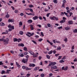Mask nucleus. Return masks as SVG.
Here are the masks:
<instances>
[{
  "mask_svg": "<svg viewBox=\"0 0 77 77\" xmlns=\"http://www.w3.org/2000/svg\"><path fill=\"white\" fill-rule=\"evenodd\" d=\"M41 77H44V76H45V75L44 74L42 73V74H41Z\"/></svg>",
  "mask_w": 77,
  "mask_h": 77,
  "instance_id": "45",
  "label": "nucleus"
},
{
  "mask_svg": "<svg viewBox=\"0 0 77 77\" xmlns=\"http://www.w3.org/2000/svg\"><path fill=\"white\" fill-rule=\"evenodd\" d=\"M53 69H57V67L56 66H54L52 67Z\"/></svg>",
  "mask_w": 77,
  "mask_h": 77,
  "instance_id": "25",
  "label": "nucleus"
},
{
  "mask_svg": "<svg viewBox=\"0 0 77 77\" xmlns=\"http://www.w3.org/2000/svg\"><path fill=\"white\" fill-rule=\"evenodd\" d=\"M35 36L36 38H39V36L38 35H36Z\"/></svg>",
  "mask_w": 77,
  "mask_h": 77,
  "instance_id": "63",
  "label": "nucleus"
},
{
  "mask_svg": "<svg viewBox=\"0 0 77 77\" xmlns=\"http://www.w3.org/2000/svg\"><path fill=\"white\" fill-rule=\"evenodd\" d=\"M68 66H66L64 68V71H66L68 69Z\"/></svg>",
  "mask_w": 77,
  "mask_h": 77,
  "instance_id": "33",
  "label": "nucleus"
},
{
  "mask_svg": "<svg viewBox=\"0 0 77 77\" xmlns=\"http://www.w3.org/2000/svg\"><path fill=\"white\" fill-rule=\"evenodd\" d=\"M29 66V67H35V64L33 63H30Z\"/></svg>",
  "mask_w": 77,
  "mask_h": 77,
  "instance_id": "8",
  "label": "nucleus"
},
{
  "mask_svg": "<svg viewBox=\"0 0 77 77\" xmlns=\"http://www.w3.org/2000/svg\"><path fill=\"white\" fill-rule=\"evenodd\" d=\"M20 57H23L24 56V54H22L20 55Z\"/></svg>",
  "mask_w": 77,
  "mask_h": 77,
  "instance_id": "64",
  "label": "nucleus"
},
{
  "mask_svg": "<svg viewBox=\"0 0 77 77\" xmlns=\"http://www.w3.org/2000/svg\"><path fill=\"white\" fill-rule=\"evenodd\" d=\"M6 32H2V35H3V34H7V33H8V32L7 31H6Z\"/></svg>",
  "mask_w": 77,
  "mask_h": 77,
  "instance_id": "40",
  "label": "nucleus"
},
{
  "mask_svg": "<svg viewBox=\"0 0 77 77\" xmlns=\"http://www.w3.org/2000/svg\"><path fill=\"white\" fill-rule=\"evenodd\" d=\"M22 68L23 69H26V67H25V66H22Z\"/></svg>",
  "mask_w": 77,
  "mask_h": 77,
  "instance_id": "46",
  "label": "nucleus"
},
{
  "mask_svg": "<svg viewBox=\"0 0 77 77\" xmlns=\"http://www.w3.org/2000/svg\"><path fill=\"white\" fill-rule=\"evenodd\" d=\"M32 55L33 56V57H37V56H38V55L35 54H33V55Z\"/></svg>",
  "mask_w": 77,
  "mask_h": 77,
  "instance_id": "26",
  "label": "nucleus"
},
{
  "mask_svg": "<svg viewBox=\"0 0 77 77\" xmlns=\"http://www.w3.org/2000/svg\"><path fill=\"white\" fill-rule=\"evenodd\" d=\"M2 74H5V71L4 70H2L1 72Z\"/></svg>",
  "mask_w": 77,
  "mask_h": 77,
  "instance_id": "38",
  "label": "nucleus"
},
{
  "mask_svg": "<svg viewBox=\"0 0 77 77\" xmlns=\"http://www.w3.org/2000/svg\"><path fill=\"white\" fill-rule=\"evenodd\" d=\"M28 52H29V53L30 54H31V55H33V54H34V53L32 51L30 50L28 51Z\"/></svg>",
  "mask_w": 77,
  "mask_h": 77,
  "instance_id": "11",
  "label": "nucleus"
},
{
  "mask_svg": "<svg viewBox=\"0 0 77 77\" xmlns=\"http://www.w3.org/2000/svg\"><path fill=\"white\" fill-rule=\"evenodd\" d=\"M43 40V39L42 38H41L38 39V41L39 42H41V41H42Z\"/></svg>",
  "mask_w": 77,
  "mask_h": 77,
  "instance_id": "49",
  "label": "nucleus"
},
{
  "mask_svg": "<svg viewBox=\"0 0 77 77\" xmlns=\"http://www.w3.org/2000/svg\"><path fill=\"white\" fill-rule=\"evenodd\" d=\"M73 22L72 21L69 20L68 21V23L69 24H72Z\"/></svg>",
  "mask_w": 77,
  "mask_h": 77,
  "instance_id": "17",
  "label": "nucleus"
},
{
  "mask_svg": "<svg viewBox=\"0 0 77 77\" xmlns=\"http://www.w3.org/2000/svg\"><path fill=\"white\" fill-rule=\"evenodd\" d=\"M54 19H55L56 20V21H58V20L59 19H58V18L57 17H56L55 16H54Z\"/></svg>",
  "mask_w": 77,
  "mask_h": 77,
  "instance_id": "22",
  "label": "nucleus"
},
{
  "mask_svg": "<svg viewBox=\"0 0 77 77\" xmlns=\"http://www.w3.org/2000/svg\"><path fill=\"white\" fill-rule=\"evenodd\" d=\"M57 41V39H56L55 40H53V42L54 43V44H56V41Z\"/></svg>",
  "mask_w": 77,
  "mask_h": 77,
  "instance_id": "42",
  "label": "nucleus"
},
{
  "mask_svg": "<svg viewBox=\"0 0 77 77\" xmlns=\"http://www.w3.org/2000/svg\"><path fill=\"white\" fill-rule=\"evenodd\" d=\"M16 64L18 67L19 68H20V65H19L18 63H17V62H16Z\"/></svg>",
  "mask_w": 77,
  "mask_h": 77,
  "instance_id": "29",
  "label": "nucleus"
},
{
  "mask_svg": "<svg viewBox=\"0 0 77 77\" xmlns=\"http://www.w3.org/2000/svg\"><path fill=\"white\" fill-rule=\"evenodd\" d=\"M19 33L20 35H23V34L24 33V32L22 31H20Z\"/></svg>",
  "mask_w": 77,
  "mask_h": 77,
  "instance_id": "28",
  "label": "nucleus"
},
{
  "mask_svg": "<svg viewBox=\"0 0 77 77\" xmlns=\"http://www.w3.org/2000/svg\"><path fill=\"white\" fill-rule=\"evenodd\" d=\"M62 2H63V3H64V4H65V3H66V0H64Z\"/></svg>",
  "mask_w": 77,
  "mask_h": 77,
  "instance_id": "48",
  "label": "nucleus"
},
{
  "mask_svg": "<svg viewBox=\"0 0 77 77\" xmlns=\"http://www.w3.org/2000/svg\"><path fill=\"white\" fill-rule=\"evenodd\" d=\"M59 62L60 63H63V62H65V61L63 60H60Z\"/></svg>",
  "mask_w": 77,
  "mask_h": 77,
  "instance_id": "30",
  "label": "nucleus"
},
{
  "mask_svg": "<svg viewBox=\"0 0 77 77\" xmlns=\"http://www.w3.org/2000/svg\"><path fill=\"white\" fill-rule=\"evenodd\" d=\"M8 27L9 28H10L9 29V31H11V30H12V29H14V26H12L11 25H8Z\"/></svg>",
  "mask_w": 77,
  "mask_h": 77,
  "instance_id": "1",
  "label": "nucleus"
},
{
  "mask_svg": "<svg viewBox=\"0 0 77 77\" xmlns=\"http://www.w3.org/2000/svg\"><path fill=\"white\" fill-rule=\"evenodd\" d=\"M66 30H69L70 29V28L69 27H66L65 28Z\"/></svg>",
  "mask_w": 77,
  "mask_h": 77,
  "instance_id": "16",
  "label": "nucleus"
},
{
  "mask_svg": "<svg viewBox=\"0 0 77 77\" xmlns=\"http://www.w3.org/2000/svg\"><path fill=\"white\" fill-rule=\"evenodd\" d=\"M19 47H24V45L23 43H19L18 45Z\"/></svg>",
  "mask_w": 77,
  "mask_h": 77,
  "instance_id": "9",
  "label": "nucleus"
},
{
  "mask_svg": "<svg viewBox=\"0 0 77 77\" xmlns=\"http://www.w3.org/2000/svg\"><path fill=\"white\" fill-rule=\"evenodd\" d=\"M49 76H53V73H51L50 74H49Z\"/></svg>",
  "mask_w": 77,
  "mask_h": 77,
  "instance_id": "62",
  "label": "nucleus"
},
{
  "mask_svg": "<svg viewBox=\"0 0 77 77\" xmlns=\"http://www.w3.org/2000/svg\"><path fill=\"white\" fill-rule=\"evenodd\" d=\"M63 60H65V59H66V57L64 56L63 58L61 59Z\"/></svg>",
  "mask_w": 77,
  "mask_h": 77,
  "instance_id": "51",
  "label": "nucleus"
},
{
  "mask_svg": "<svg viewBox=\"0 0 77 77\" xmlns=\"http://www.w3.org/2000/svg\"><path fill=\"white\" fill-rule=\"evenodd\" d=\"M30 74H27L26 75V76H27V77H30Z\"/></svg>",
  "mask_w": 77,
  "mask_h": 77,
  "instance_id": "53",
  "label": "nucleus"
},
{
  "mask_svg": "<svg viewBox=\"0 0 77 77\" xmlns=\"http://www.w3.org/2000/svg\"><path fill=\"white\" fill-rule=\"evenodd\" d=\"M64 22H65V20H62L60 21V23H63Z\"/></svg>",
  "mask_w": 77,
  "mask_h": 77,
  "instance_id": "32",
  "label": "nucleus"
},
{
  "mask_svg": "<svg viewBox=\"0 0 77 77\" xmlns=\"http://www.w3.org/2000/svg\"><path fill=\"white\" fill-rule=\"evenodd\" d=\"M69 14H70L69 16L71 17V15H73V14L72 12H70L69 13Z\"/></svg>",
  "mask_w": 77,
  "mask_h": 77,
  "instance_id": "57",
  "label": "nucleus"
},
{
  "mask_svg": "<svg viewBox=\"0 0 77 77\" xmlns=\"http://www.w3.org/2000/svg\"><path fill=\"white\" fill-rule=\"evenodd\" d=\"M32 68H28V67H26V70H31Z\"/></svg>",
  "mask_w": 77,
  "mask_h": 77,
  "instance_id": "19",
  "label": "nucleus"
},
{
  "mask_svg": "<svg viewBox=\"0 0 77 77\" xmlns=\"http://www.w3.org/2000/svg\"><path fill=\"white\" fill-rule=\"evenodd\" d=\"M27 22L28 23H32L33 22V21H32L31 19H29L28 20Z\"/></svg>",
  "mask_w": 77,
  "mask_h": 77,
  "instance_id": "12",
  "label": "nucleus"
},
{
  "mask_svg": "<svg viewBox=\"0 0 77 77\" xmlns=\"http://www.w3.org/2000/svg\"><path fill=\"white\" fill-rule=\"evenodd\" d=\"M38 69H39V67H36L34 69V70L35 71H37Z\"/></svg>",
  "mask_w": 77,
  "mask_h": 77,
  "instance_id": "31",
  "label": "nucleus"
},
{
  "mask_svg": "<svg viewBox=\"0 0 77 77\" xmlns=\"http://www.w3.org/2000/svg\"><path fill=\"white\" fill-rule=\"evenodd\" d=\"M6 18H8L9 17V15L8 14H7L6 15Z\"/></svg>",
  "mask_w": 77,
  "mask_h": 77,
  "instance_id": "41",
  "label": "nucleus"
},
{
  "mask_svg": "<svg viewBox=\"0 0 77 77\" xmlns=\"http://www.w3.org/2000/svg\"><path fill=\"white\" fill-rule=\"evenodd\" d=\"M46 57H47L48 59H49L50 58V57L48 55H46Z\"/></svg>",
  "mask_w": 77,
  "mask_h": 77,
  "instance_id": "39",
  "label": "nucleus"
},
{
  "mask_svg": "<svg viewBox=\"0 0 77 77\" xmlns=\"http://www.w3.org/2000/svg\"><path fill=\"white\" fill-rule=\"evenodd\" d=\"M65 4L63 3L62 5V6L61 7L62 8H65Z\"/></svg>",
  "mask_w": 77,
  "mask_h": 77,
  "instance_id": "23",
  "label": "nucleus"
},
{
  "mask_svg": "<svg viewBox=\"0 0 77 77\" xmlns=\"http://www.w3.org/2000/svg\"><path fill=\"white\" fill-rule=\"evenodd\" d=\"M74 49V45H73L72 47L71 50H73Z\"/></svg>",
  "mask_w": 77,
  "mask_h": 77,
  "instance_id": "54",
  "label": "nucleus"
},
{
  "mask_svg": "<svg viewBox=\"0 0 77 77\" xmlns=\"http://www.w3.org/2000/svg\"><path fill=\"white\" fill-rule=\"evenodd\" d=\"M43 19H44L45 21H46V17H45L43 16Z\"/></svg>",
  "mask_w": 77,
  "mask_h": 77,
  "instance_id": "58",
  "label": "nucleus"
},
{
  "mask_svg": "<svg viewBox=\"0 0 77 77\" xmlns=\"http://www.w3.org/2000/svg\"><path fill=\"white\" fill-rule=\"evenodd\" d=\"M29 10L31 12H33V11L32 8H30Z\"/></svg>",
  "mask_w": 77,
  "mask_h": 77,
  "instance_id": "52",
  "label": "nucleus"
},
{
  "mask_svg": "<svg viewBox=\"0 0 77 77\" xmlns=\"http://www.w3.org/2000/svg\"><path fill=\"white\" fill-rule=\"evenodd\" d=\"M33 26L32 25H30V27L31 28V30H33V29H34V28L33 27Z\"/></svg>",
  "mask_w": 77,
  "mask_h": 77,
  "instance_id": "13",
  "label": "nucleus"
},
{
  "mask_svg": "<svg viewBox=\"0 0 77 77\" xmlns=\"http://www.w3.org/2000/svg\"><path fill=\"white\" fill-rule=\"evenodd\" d=\"M59 54H57L55 55V56H56V57H57V56H59Z\"/></svg>",
  "mask_w": 77,
  "mask_h": 77,
  "instance_id": "56",
  "label": "nucleus"
},
{
  "mask_svg": "<svg viewBox=\"0 0 77 77\" xmlns=\"http://www.w3.org/2000/svg\"><path fill=\"white\" fill-rule=\"evenodd\" d=\"M14 42H17V41L18 42H20V41H21V39L19 38L18 39L16 38H14Z\"/></svg>",
  "mask_w": 77,
  "mask_h": 77,
  "instance_id": "2",
  "label": "nucleus"
},
{
  "mask_svg": "<svg viewBox=\"0 0 77 77\" xmlns=\"http://www.w3.org/2000/svg\"><path fill=\"white\" fill-rule=\"evenodd\" d=\"M5 25V24L1 22L0 23V26H4Z\"/></svg>",
  "mask_w": 77,
  "mask_h": 77,
  "instance_id": "15",
  "label": "nucleus"
},
{
  "mask_svg": "<svg viewBox=\"0 0 77 77\" xmlns=\"http://www.w3.org/2000/svg\"><path fill=\"white\" fill-rule=\"evenodd\" d=\"M57 50H61V47L60 46H58L57 47Z\"/></svg>",
  "mask_w": 77,
  "mask_h": 77,
  "instance_id": "27",
  "label": "nucleus"
},
{
  "mask_svg": "<svg viewBox=\"0 0 77 77\" xmlns=\"http://www.w3.org/2000/svg\"><path fill=\"white\" fill-rule=\"evenodd\" d=\"M8 23H14V20L13 19H9L8 20Z\"/></svg>",
  "mask_w": 77,
  "mask_h": 77,
  "instance_id": "6",
  "label": "nucleus"
},
{
  "mask_svg": "<svg viewBox=\"0 0 77 77\" xmlns=\"http://www.w3.org/2000/svg\"><path fill=\"white\" fill-rule=\"evenodd\" d=\"M28 53L27 52H25L24 53V55H27V54H28Z\"/></svg>",
  "mask_w": 77,
  "mask_h": 77,
  "instance_id": "50",
  "label": "nucleus"
},
{
  "mask_svg": "<svg viewBox=\"0 0 77 77\" xmlns=\"http://www.w3.org/2000/svg\"><path fill=\"white\" fill-rule=\"evenodd\" d=\"M29 8H33V5H29Z\"/></svg>",
  "mask_w": 77,
  "mask_h": 77,
  "instance_id": "43",
  "label": "nucleus"
},
{
  "mask_svg": "<svg viewBox=\"0 0 77 77\" xmlns=\"http://www.w3.org/2000/svg\"><path fill=\"white\" fill-rule=\"evenodd\" d=\"M53 51L52 50H51L50 51L48 52V54H51L52 53H53Z\"/></svg>",
  "mask_w": 77,
  "mask_h": 77,
  "instance_id": "20",
  "label": "nucleus"
},
{
  "mask_svg": "<svg viewBox=\"0 0 77 77\" xmlns=\"http://www.w3.org/2000/svg\"><path fill=\"white\" fill-rule=\"evenodd\" d=\"M27 60H28V59H23L22 61V62H23V63H26L27 62Z\"/></svg>",
  "mask_w": 77,
  "mask_h": 77,
  "instance_id": "5",
  "label": "nucleus"
},
{
  "mask_svg": "<svg viewBox=\"0 0 77 77\" xmlns=\"http://www.w3.org/2000/svg\"><path fill=\"white\" fill-rule=\"evenodd\" d=\"M50 18L52 20H55V19L54 18V16L53 17H50Z\"/></svg>",
  "mask_w": 77,
  "mask_h": 77,
  "instance_id": "18",
  "label": "nucleus"
},
{
  "mask_svg": "<svg viewBox=\"0 0 77 77\" xmlns=\"http://www.w3.org/2000/svg\"><path fill=\"white\" fill-rule=\"evenodd\" d=\"M9 41V38H7L6 39H4L3 42H5L6 44H8Z\"/></svg>",
  "mask_w": 77,
  "mask_h": 77,
  "instance_id": "3",
  "label": "nucleus"
},
{
  "mask_svg": "<svg viewBox=\"0 0 77 77\" xmlns=\"http://www.w3.org/2000/svg\"><path fill=\"white\" fill-rule=\"evenodd\" d=\"M23 50L26 51H27V48L26 47H24L23 48Z\"/></svg>",
  "mask_w": 77,
  "mask_h": 77,
  "instance_id": "21",
  "label": "nucleus"
},
{
  "mask_svg": "<svg viewBox=\"0 0 77 77\" xmlns=\"http://www.w3.org/2000/svg\"><path fill=\"white\" fill-rule=\"evenodd\" d=\"M20 15H21V16H23V15H24V14H23V13H21L20 14Z\"/></svg>",
  "mask_w": 77,
  "mask_h": 77,
  "instance_id": "61",
  "label": "nucleus"
},
{
  "mask_svg": "<svg viewBox=\"0 0 77 77\" xmlns=\"http://www.w3.org/2000/svg\"><path fill=\"white\" fill-rule=\"evenodd\" d=\"M32 42L34 43L35 44H37V43H36V41H35L34 40H32Z\"/></svg>",
  "mask_w": 77,
  "mask_h": 77,
  "instance_id": "36",
  "label": "nucleus"
},
{
  "mask_svg": "<svg viewBox=\"0 0 77 77\" xmlns=\"http://www.w3.org/2000/svg\"><path fill=\"white\" fill-rule=\"evenodd\" d=\"M14 12L16 14H17V13H18V10H16Z\"/></svg>",
  "mask_w": 77,
  "mask_h": 77,
  "instance_id": "59",
  "label": "nucleus"
},
{
  "mask_svg": "<svg viewBox=\"0 0 77 77\" xmlns=\"http://www.w3.org/2000/svg\"><path fill=\"white\" fill-rule=\"evenodd\" d=\"M64 41H65V42H66L68 41V39H67L66 38H65L64 40Z\"/></svg>",
  "mask_w": 77,
  "mask_h": 77,
  "instance_id": "34",
  "label": "nucleus"
},
{
  "mask_svg": "<svg viewBox=\"0 0 77 77\" xmlns=\"http://www.w3.org/2000/svg\"><path fill=\"white\" fill-rule=\"evenodd\" d=\"M73 32H74V33H77V29H75L73 31Z\"/></svg>",
  "mask_w": 77,
  "mask_h": 77,
  "instance_id": "37",
  "label": "nucleus"
},
{
  "mask_svg": "<svg viewBox=\"0 0 77 77\" xmlns=\"http://www.w3.org/2000/svg\"><path fill=\"white\" fill-rule=\"evenodd\" d=\"M53 2L54 3H55V4L57 3V0H54Z\"/></svg>",
  "mask_w": 77,
  "mask_h": 77,
  "instance_id": "24",
  "label": "nucleus"
},
{
  "mask_svg": "<svg viewBox=\"0 0 77 77\" xmlns=\"http://www.w3.org/2000/svg\"><path fill=\"white\" fill-rule=\"evenodd\" d=\"M19 24L20 26H21L23 25V23L20 21L19 22Z\"/></svg>",
  "mask_w": 77,
  "mask_h": 77,
  "instance_id": "35",
  "label": "nucleus"
},
{
  "mask_svg": "<svg viewBox=\"0 0 77 77\" xmlns=\"http://www.w3.org/2000/svg\"><path fill=\"white\" fill-rule=\"evenodd\" d=\"M34 20H36L38 18V17L37 16H35L34 17L32 18Z\"/></svg>",
  "mask_w": 77,
  "mask_h": 77,
  "instance_id": "10",
  "label": "nucleus"
},
{
  "mask_svg": "<svg viewBox=\"0 0 77 77\" xmlns=\"http://www.w3.org/2000/svg\"><path fill=\"white\" fill-rule=\"evenodd\" d=\"M47 26L48 27H51V24L50 23H48L47 24Z\"/></svg>",
  "mask_w": 77,
  "mask_h": 77,
  "instance_id": "44",
  "label": "nucleus"
},
{
  "mask_svg": "<svg viewBox=\"0 0 77 77\" xmlns=\"http://www.w3.org/2000/svg\"><path fill=\"white\" fill-rule=\"evenodd\" d=\"M56 62H51L50 63L49 65V66H51V65H56Z\"/></svg>",
  "mask_w": 77,
  "mask_h": 77,
  "instance_id": "4",
  "label": "nucleus"
},
{
  "mask_svg": "<svg viewBox=\"0 0 77 77\" xmlns=\"http://www.w3.org/2000/svg\"><path fill=\"white\" fill-rule=\"evenodd\" d=\"M47 42L49 43L51 45H53V43H51V42H50L49 40H47Z\"/></svg>",
  "mask_w": 77,
  "mask_h": 77,
  "instance_id": "14",
  "label": "nucleus"
},
{
  "mask_svg": "<svg viewBox=\"0 0 77 77\" xmlns=\"http://www.w3.org/2000/svg\"><path fill=\"white\" fill-rule=\"evenodd\" d=\"M26 14L28 15H32V16H35V13L33 12L32 13H27V12H26Z\"/></svg>",
  "mask_w": 77,
  "mask_h": 77,
  "instance_id": "7",
  "label": "nucleus"
},
{
  "mask_svg": "<svg viewBox=\"0 0 77 77\" xmlns=\"http://www.w3.org/2000/svg\"><path fill=\"white\" fill-rule=\"evenodd\" d=\"M50 13H48L46 15V16L47 17H49V15H50Z\"/></svg>",
  "mask_w": 77,
  "mask_h": 77,
  "instance_id": "55",
  "label": "nucleus"
},
{
  "mask_svg": "<svg viewBox=\"0 0 77 77\" xmlns=\"http://www.w3.org/2000/svg\"><path fill=\"white\" fill-rule=\"evenodd\" d=\"M62 56H59V58L58 59V60H60V59H61V58H62Z\"/></svg>",
  "mask_w": 77,
  "mask_h": 77,
  "instance_id": "47",
  "label": "nucleus"
},
{
  "mask_svg": "<svg viewBox=\"0 0 77 77\" xmlns=\"http://www.w3.org/2000/svg\"><path fill=\"white\" fill-rule=\"evenodd\" d=\"M38 18H39L40 19V20H42V17L40 16L38 17Z\"/></svg>",
  "mask_w": 77,
  "mask_h": 77,
  "instance_id": "60",
  "label": "nucleus"
}]
</instances>
